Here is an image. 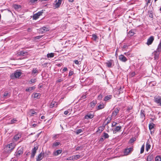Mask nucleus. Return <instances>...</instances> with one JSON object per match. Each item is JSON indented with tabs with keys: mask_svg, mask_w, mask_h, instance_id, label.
Here are the masks:
<instances>
[{
	"mask_svg": "<svg viewBox=\"0 0 161 161\" xmlns=\"http://www.w3.org/2000/svg\"><path fill=\"white\" fill-rule=\"evenodd\" d=\"M15 144L14 143H11L5 146L4 148V151L6 153H9L15 148Z\"/></svg>",
	"mask_w": 161,
	"mask_h": 161,
	"instance_id": "obj_1",
	"label": "nucleus"
},
{
	"mask_svg": "<svg viewBox=\"0 0 161 161\" xmlns=\"http://www.w3.org/2000/svg\"><path fill=\"white\" fill-rule=\"evenodd\" d=\"M154 100L155 102L158 104V105L161 106V98L159 96H156L154 97Z\"/></svg>",
	"mask_w": 161,
	"mask_h": 161,
	"instance_id": "obj_2",
	"label": "nucleus"
},
{
	"mask_svg": "<svg viewBox=\"0 0 161 161\" xmlns=\"http://www.w3.org/2000/svg\"><path fill=\"white\" fill-rule=\"evenodd\" d=\"M161 51V50L158 49V48L155 51H154V58L155 60H156L158 59L160 53Z\"/></svg>",
	"mask_w": 161,
	"mask_h": 161,
	"instance_id": "obj_3",
	"label": "nucleus"
},
{
	"mask_svg": "<svg viewBox=\"0 0 161 161\" xmlns=\"http://www.w3.org/2000/svg\"><path fill=\"white\" fill-rule=\"evenodd\" d=\"M62 3V0H56L54 3L55 8H59Z\"/></svg>",
	"mask_w": 161,
	"mask_h": 161,
	"instance_id": "obj_4",
	"label": "nucleus"
},
{
	"mask_svg": "<svg viewBox=\"0 0 161 161\" xmlns=\"http://www.w3.org/2000/svg\"><path fill=\"white\" fill-rule=\"evenodd\" d=\"M133 150V148L132 147H130L128 148L125 149L124 152V153L125 155H127L130 153Z\"/></svg>",
	"mask_w": 161,
	"mask_h": 161,
	"instance_id": "obj_5",
	"label": "nucleus"
},
{
	"mask_svg": "<svg viewBox=\"0 0 161 161\" xmlns=\"http://www.w3.org/2000/svg\"><path fill=\"white\" fill-rule=\"evenodd\" d=\"M154 40V37L153 36L150 37L147 40V44L149 46L151 45Z\"/></svg>",
	"mask_w": 161,
	"mask_h": 161,
	"instance_id": "obj_6",
	"label": "nucleus"
},
{
	"mask_svg": "<svg viewBox=\"0 0 161 161\" xmlns=\"http://www.w3.org/2000/svg\"><path fill=\"white\" fill-rule=\"evenodd\" d=\"M42 11H40L34 14L33 16V19H37L39 16L42 15Z\"/></svg>",
	"mask_w": 161,
	"mask_h": 161,
	"instance_id": "obj_7",
	"label": "nucleus"
},
{
	"mask_svg": "<svg viewBox=\"0 0 161 161\" xmlns=\"http://www.w3.org/2000/svg\"><path fill=\"white\" fill-rule=\"evenodd\" d=\"M94 117V115L93 114L89 113L85 115L84 118L85 119H91L93 118Z\"/></svg>",
	"mask_w": 161,
	"mask_h": 161,
	"instance_id": "obj_8",
	"label": "nucleus"
},
{
	"mask_svg": "<svg viewBox=\"0 0 161 161\" xmlns=\"http://www.w3.org/2000/svg\"><path fill=\"white\" fill-rule=\"evenodd\" d=\"M119 108H116L115 110L112 112V116L115 117L119 112Z\"/></svg>",
	"mask_w": 161,
	"mask_h": 161,
	"instance_id": "obj_9",
	"label": "nucleus"
},
{
	"mask_svg": "<svg viewBox=\"0 0 161 161\" xmlns=\"http://www.w3.org/2000/svg\"><path fill=\"white\" fill-rule=\"evenodd\" d=\"M119 59L120 60L124 62H125L127 60V58L124 55L122 54L119 56Z\"/></svg>",
	"mask_w": 161,
	"mask_h": 161,
	"instance_id": "obj_10",
	"label": "nucleus"
},
{
	"mask_svg": "<svg viewBox=\"0 0 161 161\" xmlns=\"http://www.w3.org/2000/svg\"><path fill=\"white\" fill-rule=\"evenodd\" d=\"M23 153V149H20L19 150H17L15 153V155L17 157L19 156L22 154Z\"/></svg>",
	"mask_w": 161,
	"mask_h": 161,
	"instance_id": "obj_11",
	"label": "nucleus"
},
{
	"mask_svg": "<svg viewBox=\"0 0 161 161\" xmlns=\"http://www.w3.org/2000/svg\"><path fill=\"white\" fill-rule=\"evenodd\" d=\"M44 153L43 152H42L36 158V161H40L43 158L44 155Z\"/></svg>",
	"mask_w": 161,
	"mask_h": 161,
	"instance_id": "obj_12",
	"label": "nucleus"
},
{
	"mask_svg": "<svg viewBox=\"0 0 161 161\" xmlns=\"http://www.w3.org/2000/svg\"><path fill=\"white\" fill-rule=\"evenodd\" d=\"M11 95V93L8 91H5L4 92V94H3V97L4 98H8L10 97Z\"/></svg>",
	"mask_w": 161,
	"mask_h": 161,
	"instance_id": "obj_13",
	"label": "nucleus"
},
{
	"mask_svg": "<svg viewBox=\"0 0 161 161\" xmlns=\"http://www.w3.org/2000/svg\"><path fill=\"white\" fill-rule=\"evenodd\" d=\"M37 148L38 147H34V148L32 149V153L31 155V157L33 158L35 156Z\"/></svg>",
	"mask_w": 161,
	"mask_h": 161,
	"instance_id": "obj_14",
	"label": "nucleus"
},
{
	"mask_svg": "<svg viewBox=\"0 0 161 161\" xmlns=\"http://www.w3.org/2000/svg\"><path fill=\"white\" fill-rule=\"evenodd\" d=\"M121 126H117L114 129H112L114 133H116L117 132L119 131L121 129Z\"/></svg>",
	"mask_w": 161,
	"mask_h": 161,
	"instance_id": "obj_15",
	"label": "nucleus"
},
{
	"mask_svg": "<svg viewBox=\"0 0 161 161\" xmlns=\"http://www.w3.org/2000/svg\"><path fill=\"white\" fill-rule=\"evenodd\" d=\"M28 53L25 51H21L18 52L17 54L19 56H25Z\"/></svg>",
	"mask_w": 161,
	"mask_h": 161,
	"instance_id": "obj_16",
	"label": "nucleus"
},
{
	"mask_svg": "<svg viewBox=\"0 0 161 161\" xmlns=\"http://www.w3.org/2000/svg\"><path fill=\"white\" fill-rule=\"evenodd\" d=\"M112 60H110L109 61H108L106 63V65L108 68H111L112 67Z\"/></svg>",
	"mask_w": 161,
	"mask_h": 161,
	"instance_id": "obj_17",
	"label": "nucleus"
},
{
	"mask_svg": "<svg viewBox=\"0 0 161 161\" xmlns=\"http://www.w3.org/2000/svg\"><path fill=\"white\" fill-rule=\"evenodd\" d=\"M62 150L61 149H59L54 151L53 153V155L55 156H57L60 154L62 152Z\"/></svg>",
	"mask_w": 161,
	"mask_h": 161,
	"instance_id": "obj_18",
	"label": "nucleus"
},
{
	"mask_svg": "<svg viewBox=\"0 0 161 161\" xmlns=\"http://www.w3.org/2000/svg\"><path fill=\"white\" fill-rule=\"evenodd\" d=\"M58 104L56 102L53 101L52 102L50 105V107L51 108H52L54 107H57Z\"/></svg>",
	"mask_w": 161,
	"mask_h": 161,
	"instance_id": "obj_19",
	"label": "nucleus"
},
{
	"mask_svg": "<svg viewBox=\"0 0 161 161\" xmlns=\"http://www.w3.org/2000/svg\"><path fill=\"white\" fill-rule=\"evenodd\" d=\"M112 95H107L104 97L103 101H107L111 99L112 98Z\"/></svg>",
	"mask_w": 161,
	"mask_h": 161,
	"instance_id": "obj_20",
	"label": "nucleus"
},
{
	"mask_svg": "<svg viewBox=\"0 0 161 161\" xmlns=\"http://www.w3.org/2000/svg\"><path fill=\"white\" fill-rule=\"evenodd\" d=\"M14 75L15 78H19L21 75V73L20 71H16Z\"/></svg>",
	"mask_w": 161,
	"mask_h": 161,
	"instance_id": "obj_21",
	"label": "nucleus"
},
{
	"mask_svg": "<svg viewBox=\"0 0 161 161\" xmlns=\"http://www.w3.org/2000/svg\"><path fill=\"white\" fill-rule=\"evenodd\" d=\"M21 136L20 134H18L14 136V139L15 141H17L19 138H21Z\"/></svg>",
	"mask_w": 161,
	"mask_h": 161,
	"instance_id": "obj_22",
	"label": "nucleus"
},
{
	"mask_svg": "<svg viewBox=\"0 0 161 161\" xmlns=\"http://www.w3.org/2000/svg\"><path fill=\"white\" fill-rule=\"evenodd\" d=\"M35 88V86L30 87L28 88H26L25 89L26 92H31Z\"/></svg>",
	"mask_w": 161,
	"mask_h": 161,
	"instance_id": "obj_23",
	"label": "nucleus"
},
{
	"mask_svg": "<svg viewBox=\"0 0 161 161\" xmlns=\"http://www.w3.org/2000/svg\"><path fill=\"white\" fill-rule=\"evenodd\" d=\"M151 146L150 144V142L148 141L147 142L146 146V150L147 151H148L149 149L150 148Z\"/></svg>",
	"mask_w": 161,
	"mask_h": 161,
	"instance_id": "obj_24",
	"label": "nucleus"
},
{
	"mask_svg": "<svg viewBox=\"0 0 161 161\" xmlns=\"http://www.w3.org/2000/svg\"><path fill=\"white\" fill-rule=\"evenodd\" d=\"M97 103V102L96 101H95V100L93 101L92 102H91L90 103V105L91 107L92 108H93L95 106Z\"/></svg>",
	"mask_w": 161,
	"mask_h": 161,
	"instance_id": "obj_25",
	"label": "nucleus"
},
{
	"mask_svg": "<svg viewBox=\"0 0 161 161\" xmlns=\"http://www.w3.org/2000/svg\"><path fill=\"white\" fill-rule=\"evenodd\" d=\"M141 117L142 119H145V113L144 111L143 110H141V111L140 114Z\"/></svg>",
	"mask_w": 161,
	"mask_h": 161,
	"instance_id": "obj_26",
	"label": "nucleus"
},
{
	"mask_svg": "<svg viewBox=\"0 0 161 161\" xmlns=\"http://www.w3.org/2000/svg\"><path fill=\"white\" fill-rule=\"evenodd\" d=\"M153 158V156L152 154H149V155L147 157V161H151L152 160Z\"/></svg>",
	"mask_w": 161,
	"mask_h": 161,
	"instance_id": "obj_27",
	"label": "nucleus"
},
{
	"mask_svg": "<svg viewBox=\"0 0 161 161\" xmlns=\"http://www.w3.org/2000/svg\"><path fill=\"white\" fill-rule=\"evenodd\" d=\"M60 144V143L59 142H55L53 144L52 147H55L58 146Z\"/></svg>",
	"mask_w": 161,
	"mask_h": 161,
	"instance_id": "obj_28",
	"label": "nucleus"
},
{
	"mask_svg": "<svg viewBox=\"0 0 161 161\" xmlns=\"http://www.w3.org/2000/svg\"><path fill=\"white\" fill-rule=\"evenodd\" d=\"M135 30H131L129 31L128 34L130 36H132L135 34Z\"/></svg>",
	"mask_w": 161,
	"mask_h": 161,
	"instance_id": "obj_29",
	"label": "nucleus"
},
{
	"mask_svg": "<svg viewBox=\"0 0 161 161\" xmlns=\"http://www.w3.org/2000/svg\"><path fill=\"white\" fill-rule=\"evenodd\" d=\"M38 72V70L36 68H34L32 71V74L34 75L35 74Z\"/></svg>",
	"mask_w": 161,
	"mask_h": 161,
	"instance_id": "obj_30",
	"label": "nucleus"
},
{
	"mask_svg": "<svg viewBox=\"0 0 161 161\" xmlns=\"http://www.w3.org/2000/svg\"><path fill=\"white\" fill-rule=\"evenodd\" d=\"M154 124H153V123L150 124L149 125V130H151L153 129L154 128Z\"/></svg>",
	"mask_w": 161,
	"mask_h": 161,
	"instance_id": "obj_31",
	"label": "nucleus"
},
{
	"mask_svg": "<svg viewBox=\"0 0 161 161\" xmlns=\"http://www.w3.org/2000/svg\"><path fill=\"white\" fill-rule=\"evenodd\" d=\"M102 136V137L104 138V139L108 138L109 137V136L108 135L107 133L105 132L103 133Z\"/></svg>",
	"mask_w": 161,
	"mask_h": 161,
	"instance_id": "obj_32",
	"label": "nucleus"
},
{
	"mask_svg": "<svg viewBox=\"0 0 161 161\" xmlns=\"http://www.w3.org/2000/svg\"><path fill=\"white\" fill-rule=\"evenodd\" d=\"M31 115L33 116L34 115H37V113L35 112L33 110L31 109L30 110Z\"/></svg>",
	"mask_w": 161,
	"mask_h": 161,
	"instance_id": "obj_33",
	"label": "nucleus"
},
{
	"mask_svg": "<svg viewBox=\"0 0 161 161\" xmlns=\"http://www.w3.org/2000/svg\"><path fill=\"white\" fill-rule=\"evenodd\" d=\"M17 121L18 120L16 119H13L11 120L10 123L11 124H13L16 123Z\"/></svg>",
	"mask_w": 161,
	"mask_h": 161,
	"instance_id": "obj_34",
	"label": "nucleus"
},
{
	"mask_svg": "<svg viewBox=\"0 0 161 161\" xmlns=\"http://www.w3.org/2000/svg\"><path fill=\"white\" fill-rule=\"evenodd\" d=\"M124 54L127 56L129 57H131L133 56L132 54H131L129 52L125 53Z\"/></svg>",
	"mask_w": 161,
	"mask_h": 161,
	"instance_id": "obj_35",
	"label": "nucleus"
},
{
	"mask_svg": "<svg viewBox=\"0 0 161 161\" xmlns=\"http://www.w3.org/2000/svg\"><path fill=\"white\" fill-rule=\"evenodd\" d=\"M54 53H51L47 54V56L48 58H52L54 57Z\"/></svg>",
	"mask_w": 161,
	"mask_h": 161,
	"instance_id": "obj_36",
	"label": "nucleus"
},
{
	"mask_svg": "<svg viewBox=\"0 0 161 161\" xmlns=\"http://www.w3.org/2000/svg\"><path fill=\"white\" fill-rule=\"evenodd\" d=\"M155 161H161V157L159 156H156L155 158Z\"/></svg>",
	"mask_w": 161,
	"mask_h": 161,
	"instance_id": "obj_37",
	"label": "nucleus"
},
{
	"mask_svg": "<svg viewBox=\"0 0 161 161\" xmlns=\"http://www.w3.org/2000/svg\"><path fill=\"white\" fill-rule=\"evenodd\" d=\"M136 75V73L135 72H131L130 74V77H134Z\"/></svg>",
	"mask_w": 161,
	"mask_h": 161,
	"instance_id": "obj_38",
	"label": "nucleus"
},
{
	"mask_svg": "<svg viewBox=\"0 0 161 161\" xmlns=\"http://www.w3.org/2000/svg\"><path fill=\"white\" fill-rule=\"evenodd\" d=\"M104 105L103 104H100L98 106V109H102L104 108Z\"/></svg>",
	"mask_w": 161,
	"mask_h": 161,
	"instance_id": "obj_39",
	"label": "nucleus"
},
{
	"mask_svg": "<svg viewBox=\"0 0 161 161\" xmlns=\"http://www.w3.org/2000/svg\"><path fill=\"white\" fill-rule=\"evenodd\" d=\"M103 128L102 127H99L98 128V130H97V132H98L99 133H101L103 131Z\"/></svg>",
	"mask_w": 161,
	"mask_h": 161,
	"instance_id": "obj_40",
	"label": "nucleus"
},
{
	"mask_svg": "<svg viewBox=\"0 0 161 161\" xmlns=\"http://www.w3.org/2000/svg\"><path fill=\"white\" fill-rule=\"evenodd\" d=\"M40 97V94L39 93H36L34 94V97L36 98H39Z\"/></svg>",
	"mask_w": 161,
	"mask_h": 161,
	"instance_id": "obj_41",
	"label": "nucleus"
},
{
	"mask_svg": "<svg viewBox=\"0 0 161 161\" xmlns=\"http://www.w3.org/2000/svg\"><path fill=\"white\" fill-rule=\"evenodd\" d=\"M92 36L93 39L95 41H96L97 38V36L95 34H93Z\"/></svg>",
	"mask_w": 161,
	"mask_h": 161,
	"instance_id": "obj_42",
	"label": "nucleus"
},
{
	"mask_svg": "<svg viewBox=\"0 0 161 161\" xmlns=\"http://www.w3.org/2000/svg\"><path fill=\"white\" fill-rule=\"evenodd\" d=\"M144 145H143L142 146V147L141 148V151H140L141 153H143L144 151Z\"/></svg>",
	"mask_w": 161,
	"mask_h": 161,
	"instance_id": "obj_43",
	"label": "nucleus"
},
{
	"mask_svg": "<svg viewBox=\"0 0 161 161\" xmlns=\"http://www.w3.org/2000/svg\"><path fill=\"white\" fill-rule=\"evenodd\" d=\"M84 146L83 145H81L80 146H79L78 147H77L76 149V150H80V149H82L84 147Z\"/></svg>",
	"mask_w": 161,
	"mask_h": 161,
	"instance_id": "obj_44",
	"label": "nucleus"
},
{
	"mask_svg": "<svg viewBox=\"0 0 161 161\" xmlns=\"http://www.w3.org/2000/svg\"><path fill=\"white\" fill-rule=\"evenodd\" d=\"M63 80H64V79H63V78H61L58 79L56 81V83H59V82H61L63 81Z\"/></svg>",
	"mask_w": 161,
	"mask_h": 161,
	"instance_id": "obj_45",
	"label": "nucleus"
},
{
	"mask_svg": "<svg viewBox=\"0 0 161 161\" xmlns=\"http://www.w3.org/2000/svg\"><path fill=\"white\" fill-rule=\"evenodd\" d=\"M82 131V129H81L77 130L76 131V133L77 134H79Z\"/></svg>",
	"mask_w": 161,
	"mask_h": 161,
	"instance_id": "obj_46",
	"label": "nucleus"
},
{
	"mask_svg": "<svg viewBox=\"0 0 161 161\" xmlns=\"http://www.w3.org/2000/svg\"><path fill=\"white\" fill-rule=\"evenodd\" d=\"M14 8L15 9H18L21 8V6L20 5H18L16 4L14 5Z\"/></svg>",
	"mask_w": 161,
	"mask_h": 161,
	"instance_id": "obj_47",
	"label": "nucleus"
},
{
	"mask_svg": "<svg viewBox=\"0 0 161 161\" xmlns=\"http://www.w3.org/2000/svg\"><path fill=\"white\" fill-rule=\"evenodd\" d=\"M103 97V95L100 94L97 97V99L99 100H101Z\"/></svg>",
	"mask_w": 161,
	"mask_h": 161,
	"instance_id": "obj_48",
	"label": "nucleus"
},
{
	"mask_svg": "<svg viewBox=\"0 0 161 161\" xmlns=\"http://www.w3.org/2000/svg\"><path fill=\"white\" fill-rule=\"evenodd\" d=\"M36 82L35 79H31L30 81V83L31 84L32 83H34Z\"/></svg>",
	"mask_w": 161,
	"mask_h": 161,
	"instance_id": "obj_49",
	"label": "nucleus"
},
{
	"mask_svg": "<svg viewBox=\"0 0 161 161\" xmlns=\"http://www.w3.org/2000/svg\"><path fill=\"white\" fill-rule=\"evenodd\" d=\"M103 141H104L103 137H102H102L99 139V142L100 143H101L103 142Z\"/></svg>",
	"mask_w": 161,
	"mask_h": 161,
	"instance_id": "obj_50",
	"label": "nucleus"
},
{
	"mask_svg": "<svg viewBox=\"0 0 161 161\" xmlns=\"http://www.w3.org/2000/svg\"><path fill=\"white\" fill-rule=\"evenodd\" d=\"M117 124V123H116V122H113V123H112V125H111V127H113L115 126H116V125Z\"/></svg>",
	"mask_w": 161,
	"mask_h": 161,
	"instance_id": "obj_51",
	"label": "nucleus"
},
{
	"mask_svg": "<svg viewBox=\"0 0 161 161\" xmlns=\"http://www.w3.org/2000/svg\"><path fill=\"white\" fill-rule=\"evenodd\" d=\"M42 37V36H36L35 37V39H38L41 38Z\"/></svg>",
	"mask_w": 161,
	"mask_h": 161,
	"instance_id": "obj_52",
	"label": "nucleus"
},
{
	"mask_svg": "<svg viewBox=\"0 0 161 161\" xmlns=\"http://www.w3.org/2000/svg\"><path fill=\"white\" fill-rule=\"evenodd\" d=\"M80 156L79 155H76L74 156V159H77L80 158Z\"/></svg>",
	"mask_w": 161,
	"mask_h": 161,
	"instance_id": "obj_53",
	"label": "nucleus"
},
{
	"mask_svg": "<svg viewBox=\"0 0 161 161\" xmlns=\"http://www.w3.org/2000/svg\"><path fill=\"white\" fill-rule=\"evenodd\" d=\"M73 73H74V72L73 71H70L69 73V76H71L72 75H73Z\"/></svg>",
	"mask_w": 161,
	"mask_h": 161,
	"instance_id": "obj_54",
	"label": "nucleus"
},
{
	"mask_svg": "<svg viewBox=\"0 0 161 161\" xmlns=\"http://www.w3.org/2000/svg\"><path fill=\"white\" fill-rule=\"evenodd\" d=\"M38 0H31L30 1L31 3H36Z\"/></svg>",
	"mask_w": 161,
	"mask_h": 161,
	"instance_id": "obj_55",
	"label": "nucleus"
},
{
	"mask_svg": "<svg viewBox=\"0 0 161 161\" xmlns=\"http://www.w3.org/2000/svg\"><path fill=\"white\" fill-rule=\"evenodd\" d=\"M135 141V139H131L130 141V143H132L134 142Z\"/></svg>",
	"mask_w": 161,
	"mask_h": 161,
	"instance_id": "obj_56",
	"label": "nucleus"
},
{
	"mask_svg": "<svg viewBox=\"0 0 161 161\" xmlns=\"http://www.w3.org/2000/svg\"><path fill=\"white\" fill-rule=\"evenodd\" d=\"M41 30H42L44 31H47V29L46 27H42V28L41 29Z\"/></svg>",
	"mask_w": 161,
	"mask_h": 161,
	"instance_id": "obj_57",
	"label": "nucleus"
},
{
	"mask_svg": "<svg viewBox=\"0 0 161 161\" xmlns=\"http://www.w3.org/2000/svg\"><path fill=\"white\" fill-rule=\"evenodd\" d=\"M158 49L161 50V42L158 45Z\"/></svg>",
	"mask_w": 161,
	"mask_h": 161,
	"instance_id": "obj_58",
	"label": "nucleus"
},
{
	"mask_svg": "<svg viewBox=\"0 0 161 161\" xmlns=\"http://www.w3.org/2000/svg\"><path fill=\"white\" fill-rule=\"evenodd\" d=\"M58 135H55L53 136V138L54 139H56L58 137Z\"/></svg>",
	"mask_w": 161,
	"mask_h": 161,
	"instance_id": "obj_59",
	"label": "nucleus"
},
{
	"mask_svg": "<svg viewBox=\"0 0 161 161\" xmlns=\"http://www.w3.org/2000/svg\"><path fill=\"white\" fill-rule=\"evenodd\" d=\"M74 62L75 63V64H79V62L77 60H75Z\"/></svg>",
	"mask_w": 161,
	"mask_h": 161,
	"instance_id": "obj_60",
	"label": "nucleus"
},
{
	"mask_svg": "<svg viewBox=\"0 0 161 161\" xmlns=\"http://www.w3.org/2000/svg\"><path fill=\"white\" fill-rule=\"evenodd\" d=\"M67 68L66 67H64L63 69V71H64H64H66L67 70Z\"/></svg>",
	"mask_w": 161,
	"mask_h": 161,
	"instance_id": "obj_61",
	"label": "nucleus"
},
{
	"mask_svg": "<svg viewBox=\"0 0 161 161\" xmlns=\"http://www.w3.org/2000/svg\"><path fill=\"white\" fill-rule=\"evenodd\" d=\"M69 113V111H65L64 112V114L65 115H67Z\"/></svg>",
	"mask_w": 161,
	"mask_h": 161,
	"instance_id": "obj_62",
	"label": "nucleus"
},
{
	"mask_svg": "<svg viewBox=\"0 0 161 161\" xmlns=\"http://www.w3.org/2000/svg\"><path fill=\"white\" fill-rule=\"evenodd\" d=\"M128 46L126 45H124L123 47V48H126Z\"/></svg>",
	"mask_w": 161,
	"mask_h": 161,
	"instance_id": "obj_63",
	"label": "nucleus"
},
{
	"mask_svg": "<svg viewBox=\"0 0 161 161\" xmlns=\"http://www.w3.org/2000/svg\"><path fill=\"white\" fill-rule=\"evenodd\" d=\"M27 31H28V32H31V31H32V30L31 29V28H28V29H27Z\"/></svg>",
	"mask_w": 161,
	"mask_h": 161,
	"instance_id": "obj_64",
	"label": "nucleus"
}]
</instances>
